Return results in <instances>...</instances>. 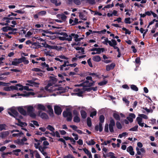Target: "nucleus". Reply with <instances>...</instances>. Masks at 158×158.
I'll return each mask as SVG.
<instances>
[{"instance_id":"f257e3e1","label":"nucleus","mask_w":158,"mask_h":158,"mask_svg":"<svg viewBox=\"0 0 158 158\" xmlns=\"http://www.w3.org/2000/svg\"><path fill=\"white\" fill-rule=\"evenodd\" d=\"M8 113L11 116L13 117L15 119L18 120L19 123H15L16 124L21 126L23 127L26 126L27 124L26 123L22 122L20 121L19 118H22V117L19 115L16 110L15 107H12L8 109ZM22 129L26 131H27V130L25 128H22Z\"/></svg>"},{"instance_id":"f03ea898","label":"nucleus","mask_w":158,"mask_h":158,"mask_svg":"<svg viewBox=\"0 0 158 158\" xmlns=\"http://www.w3.org/2000/svg\"><path fill=\"white\" fill-rule=\"evenodd\" d=\"M92 77L90 76L86 77V80L84 82L81 86H82L80 88H77L74 89V91L76 92H78L76 94L77 96H81L82 94L85 90V89L84 87H90L92 86L94 82L92 80ZM77 86H81L80 85H77Z\"/></svg>"},{"instance_id":"7ed1b4c3","label":"nucleus","mask_w":158,"mask_h":158,"mask_svg":"<svg viewBox=\"0 0 158 158\" xmlns=\"http://www.w3.org/2000/svg\"><path fill=\"white\" fill-rule=\"evenodd\" d=\"M53 85L51 83H48V85L45 87V89L47 91L49 92H52L56 91H59L57 93L58 94H60L61 92L60 90L62 89V87L58 85L52 86Z\"/></svg>"},{"instance_id":"20e7f679","label":"nucleus","mask_w":158,"mask_h":158,"mask_svg":"<svg viewBox=\"0 0 158 158\" xmlns=\"http://www.w3.org/2000/svg\"><path fill=\"white\" fill-rule=\"evenodd\" d=\"M24 108L27 110V114H28L29 116L32 118L36 117V114L35 113V109L32 106L27 105L24 106Z\"/></svg>"},{"instance_id":"39448f33","label":"nucleus","mask_w":158,"mask_h":158,"mask_svg":"<svg viewBox=\"0 0 158 158\" xmlns=\"http://www.w3.org/2000/svg\"><path fill=\"white\" fill-rule=\"evenodd\" d=\"M69 59V58L63 54H61L56 56L54 58V59L56 60L59 61L61 63L64 62L66 64H69V62L68 60Z\"/></svg>"},{"instance_id":"423d86ee","label":"nucleus","mask_w":158,"mask_h":158,"mask_svg":"<svg viewBox=\"0 0 158 158\" xmlns=\"http://www.w3.org/2000/svg\"><path fill=\"white\" fill-rule=\"evenodd\" d=\"M62 36H59V39L62 40H67L69 41L72 40V38L70 36V35H68L66 33L61 32L59 33Z\"/></svg>"},{"instance_id":"0eeeda50","label":"nucleus","mask_w":158,"mask_h":158,"mask_svg":"<svg viewBox=\"0 0 158 158\" xmlns=\"http://www.w3.org/2000/svg\"><path fill=\"white\" fill-rule=\"evenodd\" d=\"M63 116L66 118L67 120L68 121H71L72 118L71 113L69 110H67L63 112Z\"/></svg>"},{"instance_id":"6e6552de","label":"nucleus","mask_w":158,"mask_h":158,"mask_svg":"<svg viewBox=\"0 0 158 158\" xmlns=\"http://www.w3.org/2000/svg\"><path fill=\"white\" fill-rule=\"evenodd\" d=\"M11 133L14 132H17V133H14L12 135V137H20L23 135V133L21 131H19L18 130H14L11 131Z\"/></svg>"},{"instance_id":"1a4fd4ad","label":"nucleus","mask_w":158,"mask_h":158,"mask_svg":"<svg viewBox=\"0 0 158 158\" xmlns=\"http://www.w3.org/2000/svg\"><path fill=\"white\" fill-rule=\"evenodd\" d=\"M39 32L43 36H45L48 37L49 34L50 35L52 34V32L50 31H48V30H39Z\"/></svg>"},{"instance_id":"9d476101","label":"nucleus","mask_w":158,"mask_h":158,"mask_svg":"<svg viewBox=\"0 0 158 158\" xmlns=\"http://www.w3.org/2000/svg\"><path fill=\"white\" fill-rule=\"evenodd\" d=\"M16 86L18 87V90L22 91L24 89L27 91L32 90V89H30L28 86H23L20 84H16Z\"/></svg>"},{"instance_id":"9b49d317","label":"nucleus","mask_w":158,"mask_h":158,"mask_svg":"<svg viewBox=\"0 0 158 158\" xmlns=\"http://www.w3.org/2000/svg\"><path fill=\"white\" fill-rule=\"evenodd\" d=\"M3 90L6 91H10L14 90H18V87L16 85V86L11 85L9 87H4Z\"/></svg>"},{"instance_id":"f8f14e48","label":"nucleus","mask_w":158,"mask_h":158,"mask_svg":"<svg viewBox=\"0 0 158 158\" xmlns=\"http://www.w3.org/2000/svg\"><path fill=\"white\" fill-rule=\"evenodd\" d=\"M31 95H34V93L32 92H29L27 93V94H20L19 93H18L16 94H15L13 95H12L11 97H16L17 96H29Z\"/></svg>"},{"instance_id":"ddd939ff","label":"nucleus","mask_w":158,"mask_h":158,"mask_svg":"<svg viewBox=\"0 0 158 158\" xmlns=\"http://www.w3.org/2000/svg\"><path fill=\"white\" fill-rule=\"evenodd\" d=\"M70 36L73 38V37L74 40L76 42H78L80 41L81 40L83 39V37L79 38V35L77 34H75L74 33H72L70 35Z\"/></svg>"},{"instance_id":"4468645a","label":"nucleus","mask_w":158,"mask_h":158,"mask_svg":"<svg viewBox=\"0 0 158 158\" xmlns=\"http://www.w3.org/2000/svg\"><path fill=\"white\" fill-rule=\"evenodd\" d=\"M115 125V122L114 120L111 119L110 121V123L109 124V129L111 132H113L114 131L113 127Z\"/></svg>"},{"instance_id":"2eb2a0df","label":"nucleus","mask_w":158,"mask_h":158,"mask_svg":"<svg viewBox=\"0 0 158 158\" xmlns=\"http://www.w3.org/2000/svg\"><path fill=\"white\" fill-rule=\"evenodd\" d=\"M24 109V106H19L18 107V111L22 114L25 115L27 114V113Z\"/></svg>"},{"instance_id":"dca6fc26","label":"nucleus","mask_w":158,"mask_h":158,"mask_svg":"<svg viewBox=\"0 0 158 158\" xmlns=\"http://www.w3.org/2000/svg\"><path fill=\"white\" fill-rule=\"evenodd\" d=\"M37 107V109L39 111L40 110L45 111L46 110L45 107L43 104H38L35 106Z\"/></svg>"},{"instance_id":"f3484780","label":"nucleus","mask_w":158,"mask_h":158,"mask_svg":"<svg viewBox=\"0 0 158 158\" xmlns=\"http://www.w3.org/2000/svg\"><path fill=\"white\" fill-rule=\"evenodd\" d=\"M135 118V115L133 113H130L129 114L128 117H127V119L131 123L133 121V119Z\"/></svg>"},{"instance_id":"a211bd4d","label":"nucleus","mask_w":158,"mask_h":158,"mask_svg":"<svg viewBox=\"0 0 158 158\" xmlns=\"http://www.w3.org/2000/svg\"><path fill=\"white\" fill-rule=\"evenodd\" d=\"M38 115L44 119H47L48 118V116L46 113L44 112H41V111H38Z\"/></svg>"},{"instance_id":"6ab92c4d","label":"nucleus","mask_w":158,"mask_h":158,"mask_svg":"<svg viewBox=\"0 0 158 158\" xmlns=\"http://www.w3.org/2000/svg\"><path fill=\"white\" fill-rule=\"evenodd\" d=\"M27 82H28V83L26 85H28L29 86L38 87L39 85V83L34 82L32 81H27Z\"/></svg>"},{"instance_id":"aec40b11","label":"nucleus","mask_w":158,"mask_h":158,"mask_svg":"<svg viewBox=\"0 0 158 158\" xmlns=\"http://www.w3.org/2000/svg\"><path fill=\"white\" fill-rule=\"evenodd\" d=\"M54 110L55 113L58 115L60 114L62 112L61 109L58 106H55L54 107Z\"/></svg>"},{"instance_id":"412c9836","label":"nucleus","mask_w":158,"mask_h":158,"mask_svg":"<svg viewBox=\"0 0 158 158\" xmlns=\"http://www.w3.org/2000/svg\"><path fill=\"white\" fill-rule=\"evenodd\" d=\"M136 120L139 125L142 127L144 126V123L142 122V119L139 117H137L136 118Z\"/></svg>"},{"instance_id":"4be33fe9","label":"nucleus","mask_w":158,"mask_h":158,"mask_svg":"<svg viewBox=\"0 0 158 158\" xmlns=\"http://www.w3.org/2000/svg\"><path fill=\"white\" fill-rule=\"evenodd\" d=\"M127 151L129 152L130 154L131 155H134L135 152L133 151V149L132 146H130L128 147L127 149Z\"/></svg>"},{"instance_id":"5701e85b","label":"nucleus","mask_w":158,"mask_h":158,"mask_svg":"<svg viewBox=\"0 0 158 158\" xmlns=\"http://www.w3.org/2000/svg\"><path fill=\"white\" fill-rule=\"evenodd\" d=\"M76 49L78 51L77 52L80 54H84V48L77 47L76 48Z\"/></svg>"},{"instance_id":"b1692460","label":"nucleus","mask_w":158,"mask_h":158,"mask_svg":"<svg viewBox=\"0 0 158 158\" xmlns=\"http://www.w3.org/2000/svg\"><path fill=\"white\" fill-rule=\"evenodd\" d=\"M115 65L114 63H112L110 65H107L106 66V69L107 71H109L111 69H112L114 68Z\"/></svg>"},{"instance_id":"393cba45","label":"nucleus","mask_w":158,"mask_h":158,"mask_svg":"<svg viewBox=\"0 0 158 158\" xmlns=\"http://www.w3.org/2000/svg\"><path fill=\"white\" fill-rule=\"evenodd\" d=\"M47 108L49 110V114L50 116H52L53 115V111L52 106L51 105H48L47 106Z\"/></svg>"},{"instance_id":"a878e982","label":"nucleus","mask_w":158,"mask_h":158,"mask_svg":"<svg viewBox=\"0 0 158 158\" xmlns=\"http://www.w3.org/2000/svg\"><path fill=\"white\" fill-rule=\"evenodd\" d=\"M20 62L19 59H15L14 61L12 62L11 64L13 65L17 66L20 63Z\"/></svg>"},{"instance_id":"bb28decb","label":"nucleus","mask_w":158,"mask_h":158,"mask_svg":"<svg viewBox=\"0 0 158 158\" xmlns=\"http://www.w3.org/2000/svg\"><path fill=\"white\" fill-rule=\"evenodd\" d=\"M109 44L110 46L112 47L114 46V45H116L117 42L115 40L112 39L110 41Z\"/></svg>"},{"instance_id":"cd10ccee","label":"nucleus","mask_w":158,"mask_h":158,"mask_svg":"<svg viewBox=\"0 0 158 158\" xmlns=\"http://www.w3.org/2000/svg\"><path fill=\"white\" fill-rule=\"evenodd\" d=\"M36 143H34V146L36 149H39L40 147V144H41L40 142L38 141L36 139H35Z\"/></svg>"},{"instance_id":"c85d7f7f","label":"nucleus","mask_w":158,"mask_h":158,"mask_svg":"<svg viewBox=\"0 0 158 158\" xmlns=\"http://www.w3.org/2000/svg\"><path fill=\"white\" fill-rule=\"evenodd\" d=\"M79 16L80 18L82 20H87L86 18L85 17L84 14L82 12H79Z\"/></svg>"},{"instance_id":"c756f323","label":"nucleus","mask_w":158,"mask_h":158,"mask_svg":"<svg viewBox=\"0 0 158 158\" xmlns=\"http://www.w3.org/2000/svg\"><path fill=\"white\" fill-rule=\"evenodd\" d=\"M92 59L95 61L99 62L101 60V58L99 56H95L93 57Z\"/></svg>"},{"instance_id":"7c9ffc66","label":"nucleus","mask_w":158,"mask_h":158,"mask_svg":"<svg viewBox=\"0 0 158 158\" xmlns=\"http://www.w3.org/2000/svg\"><path fill=\"white\" fill-rule=\"evenodd\" d=\"M9 133V131H5L0 133V134H2V138H3L8 136Z\"/></svg>"},{"instance_id":"2f4dec72","label":"nucleus","mask_w":158,"mask_h":158,"mask_svg":"<svg viewBox=\"0 0 158 158\" xmlns=\"http://www.w3.org/2000/svg\"><path fill=\"white\" fill-rule=\"evenodd\" d=\"M11 29H12V28L9 26L4 27L2 28V30L4 32H6L8 31H10Z\"/></svg>"},{"instance_id":"473e14b6","label":"nucleus","mask_w":158,"mask_h":158,"mask_svg":"<svg viewBox=\"0 0 158 158\" xmlns=\"http://www.w3.org/2000/svg\"><path fill=\"white\" fill-rule=\"evenodd\" d=\"M57 81L56 79L54 77H51L50 81L49 83H51L52 85L54 84Z\"/></svg>"},{"instance_id":"72a5a7b5","label":"nucleus","mask_w":158,"mask_h":158,"mask_svg":"<svg viewBox=\"0 0 158 158\" xmlns=\"http://www.w3.org/2000/svg\"><path fill=\"white\" fill-rule=\"evenodd\" d=\"M81 116L82 118H85L87 117V114L86 112L83 110H81Z\"/></svg>"},{"instance_id":"f704fd0d","label":"nucleus","mask_w":158,"mask_h":158,"mask_svg":"<svg viewBox=\"0 0 158 158\" xmlns=\"http://www.w3.org/2000/svg\"><path fill=\"white\" fill-rule=\"evenodd\" d=\"M6 125L4 124H0V131L3 130H6Z\"/></svg>"},{"instance_id":"c9c22d12","label":"nucleus","mask_w":158,"mask_h":158,"mask_svg":"<svg viewBox=\"0 0 158 158\" xmlns=\"http://www.w3.org/2000/svg\"><path fill=\"white\" fill-rule=\"evenodd\" d=\"M73 121L75 123H79L80 121V118L78 116H75L74 117Z\"/></svg>"},{"instance_id":"e433bc0d","label":"nucleus","mask_w":158,"mask_h":158,"mask_svg":"<svg viewBox=\"0 0 158 158\" xmlns=\"http://www.w3.org/2000/svg\"><path fill=\"white\" fill-rule=\"evenodd\" d=\"M95 50H96V51L97 54H100L101 52H103L104 49L103 48H98L95 49Z\"/></svg>"},{"instance_id":"4c0bfd02","label":"nucleus","mask_w":158,"mask_h":158,"mask_svg":"<svg viewBox=\"0 0 158 158\" xmlns=\"http://www.w3.org/2000/svg\"><path fill=\"white\" fill-rule=\"evenodd\" d=\"M47 128L52 132H53L55 130V128L50 125H48L47 127Z\"/></svg>"},{"instance_id":"58836bf2","label":"nucleus","mask_w":158,"mask_h":158,"mask_svg":"<svg viewBox=\"0 0 158 158\" xmlns=\"http://www.w3.org/2000/svg\"><path fill=\"white\" fill-rule=\"evenodd\" d=\"M113 117L116 120H120L119 116L117 113H114Z\"/></svg>"},{"instance_id":"ea45409f","label":"nucleus","mask_w":158,"mask_h":158,"mask_svg":"<svg viewBox=\"0 0 158 158\" xmlns=\"http://www.w3.org/2000/svg\"><path fill=\"white\" fill-rule=\"evenodd\" d=\"M86 143L88 145H90L94 144L95 143L93 139H91L88 142H86Z\"/></svg>"},{"instance_id":"a19ab883","label":"nucleus","mask_w":158,"mask_h":158,"mask_svg":"<svg viewBox=\"0 0 158 158\" xmlns=\"http://www.w3.org/2000/svg\"><path fill=\"white\" fill-rule=\"evenodd\" d=\"M21 152V150L20 149H17L13 150L12 151V152L14 154L17 156L19 155L18 153L19 152Z\"/></svg>"},{"instance_id":"79ce46f5","label":"nucleus","mask_w":158,"mask_h":158,"mask_svg":"<svg viewBox=\"0 0 158 158\" xmlns=\"http://www.w3.org/2000/svg\"><path fill=\"white\" fill-rule=\"evenodd\" d=\"M62 67V65H60V66L59 68L60 69V71H67L69 69V68L68 67Z\"/></svg>"},{"instance_id":"37998d69","label":"nucleus","mask_w":158,"mask_h":158,"mask_svg":"<svg viewBox=\"0 0 158 158\" xmlns=\"http://www.w3.org/2000/svg\"><path fill=\"white\" fill-rule=\"evenodd\" d=\"M64 158H75L71 154H68L67 155H64Z\"/></svg>"},{"instance_id":"c03bdc74","label":"nucleus","mask_w":158,"mask_h":158,"mask_svg":"<svg viewBox=\"0 0 158 158\" xmlns=\"http://www.w3.org/2000/svg\"><path fill=\"white\" fill-rule=\"evenodd\" d=\"M46 12L45 10L42 11L38 13V15L40 16H42L46 15Z\"/></svg>"},{"instance_id":"a18cd8bd","label":"nucleus","mask_w":158,"mask_h":158,"mask_svg":"<svg viewBox=\"0 0 158 158\" xmlns=\"http://www.w3.org/2000/svg\"><path fill=\"white\" fill-rule=\"evenodd\" d=\"M131 88L132 89L135 91H137L138 90V88L135 85H131Z\"/></svg>"},{"instance_id":"49530a36","label":"nucleus","mask_w":158,"mask_h":158,"mask_svg":"<svg viewBox=\"0 0 158 158\" xmlns=\"http://www.w3.org/2000/svg\"><path fill=\"white\" fill-rule=\"evenodd\" d=\"M87 124L88 126L90 127L91 126V119L90 118H87Z\"/></svg>"},{"instance_id":"de8ad7c7","label":"nucleus","mask_w":158,"mask_h":158,"mask_svg":"<svg viewBox=\"0 0 158 158\" xmlns=\"http://www.w3.org/2000/svg\"><path fill=\"white\" fill-rule=\"evenodd\" d=\"M128 134L127 132H123L122 134H119L118 135V137L121 138L123 137H124L126 135H127Z\"/></svg>"},{"instance_id":"09e8293b","label":"nucleus","mask_w":158,"mask_h":158,"mask_svg":"<svg viewBox=\"0 0 158 158\" xmlns=\"http://www.w3.org/2000/svg\"><path fill=\"white\" fill-rule=\"evenodd\" d=\"M34 152H35V156L36 158H41L40 157V156L37 151L35 150L34 151Z\"/></svg>"},{"instance_id":"8fccbe9b","label":"nucleus","mask_w":158,"mask_h":158,"mask_svg":"<svg viewBox=\"0 0 158 158\" xmlns=\"http://www.w3.org/2000/svg\"><path fill=\"white\" fill-rule=\"evenodd\" d=\"M138 128V126L137 125H136L130 129H129V131H135L137 130Z\"/></svg>"},{"instance_id":"3c124183","label":"nucleus","mask_w":158,"mask_h":158,"mask_svg":"<svg viewBox=\"0 0 158 158\" xmlns=\"http://www.w3.org/2000/svg\"><path fill=\"white\" fill-rule=\"evenodd\" d=\"M104 117L103 115H101L99 117L100 123H102L104 122Z\"/></svg>"},{"instance_id":"603ef678","label":"nucleus","mask_w":158,"mask_h":158,"mask_svg":"<svg viewBox=\"0 0 158 158\" xmlns=\"http://www.w3.org/2000/svg\"><path fill=\"white\" fill-rule=\"evenodd\" d=\"M59 141H61L63 142V143H64V147L65 148L66 147L67 144L65 142V141L62 138H60L58 139Z\"/></svg>"},{"instance_id":"864d4df0","label":"nucleus","mask_w":158,"mask_h":158,"mask_svg":"<svg viewBox=\"0 0 158 158\" xmlns=\"http://www.w3.org/2000/svg\"><path fill=\"white\" fill-rule=\"evenodd\" d=\"M111 142V140L104 141L103 143H101L102 145H106L107 144L110 143Z\"/></svg>"},{"instance_id":"5fc2aeb1","label":"nucleus","mask_w":158,"mask_h":158,"mask_svg":"<svg viewBox=\"0 0 158 158\" xmlns=\"http://www.w3.org/2000/svg\"><path fill=\"white\" fill-rule=\"evenodd\" d=\"M139 116L140 117H140V118H144L145 119H147L148 118V117L145 115L144 114H139Z\"/></svg>"},{"instance_id":"6e6d98bb","label":"nucleus","mask_w":158,"mask_h":158,"mask_svg":"<svg viewBox=\"0 0 158 158\" xmlns=\"http://www.w3.org/2000/svg\"><path fill=\"white\" fill-rule=\"evenodd\" d=\"M130 19H131L130 18H126L125 19V21H124L126 23L130 24L131 23Z\"/></svg>"},{"instance_id":"4d7b16f0","label":"nucleus","mask_w":158,"mask_h":158,"mask_svg":"<svg viewBox=\"0 0 158 158\" xmlns=\"http://www.w3.org/2000/svg\"><path fill=\"white\" fill-rule=\"evenodd\" d=\"M123 100L127 105H128L129 103V101L126 98H123Z\"/></svg>"},{"instance_id":"13d9d810","label":"nucleus","mask_w":158,"mask_h":158,"mask_svg":"<svg viewBox=\"0 0 158 158\" xmlns=\"http://www.w3.org/2000/svg\"><path fill=\"white\" fill-rule=\"evenodd\" d=\"M116 126L118 128L121 129L122 128V126L120 123L119 122H117L116 123Z\"/></svg>"},{"instance_id":"bf43d9fd","label":"nucleus","mask_w":158,"mask_h":158,"mask_svg":"<svg viewBox=\"0 0 158 158\" xmlns=\"http://www.w3.org/2000/svg\"><path fill=\"white\" fill-rule=\"evenodd\" d=\"M107 83V81H103L99 82L98 83V84L102 86L106 84Z\"/></svg>"},{"instance_id":"052dcab7","label":"nucleus","mask_w":158,"mask_h":158,"mask_svg":"<svg viewBox=\"0 0 158 158\" xmlns=\"http://www.w3.org/2000/svg\"><path fill=\"white\" fill-rule=\"evenodd\" d=\"M83 150L85 153L87 155V156L89 155V153H91L86 148H84L83 149Z\"/></svg>"},{"instance_id":"680f3d73","label":"nucleus","mask_w":158,"mask_h":158,"mask_svg":"<svg viewBox=\"0 0 158 158\" xmlns=\"http://www.w3.org/2000/svg\"><path fill=\"white\" fill-rule=\"evenodd\" d=\"M95 0H87V2L91 4H94L96 3Z\"/></svg>"},{"instance_id":"e2e57ef3","label":"nucleus","mask_w":158,"mask_h":158,"mask_svg":"<svg viewBox=\"0 0 158 158\" xmlns=\"http://www.w3.org/2000/svg\"><path fill=\"white\" fill-rule=\"evenodd\" d=\"M41 65L44 68H47V67H48V66L49 65L48 64H46L45 62L42 63Z\"/></svg>"},{"instance_id":"0e129e2a","label":"nucleus","mask_w":158,"mask_h":158,"mask_svg":"<svg viewBox=\"0 0 158 158\" xmlns=\"http://www.w3.org/2000/svg\"><path fill=\"white\" fill-rule=\"evenodd\" d=\"M56 38V37L55 35H49L48 37L47 38H46L48 40H53Z\"/></svg>"},{"instance_id":"69168bd1","label":"nucleus","mask_w":158,"mask_h":158,"mask_svg":"<svg viewBox=\"0 0 158 158\" xmlns=\"http://www.w3.org/2000/svg\"><path fill=\"white\" fill-rule=\"evenodd\" d=\"M110 40H109L107 38H106L104 39V41L103 42V43L104 44L107 45V43L109 44V42Z\"/></svg>"},{"instance_id":"338daca9","label":"nucleus","mask_w":158,"mask_h":158,"mask_svg":"<svg viewBox=\"0 0 158 158\" xmlns=\"http://www.w3.org/2000/svg\"><path fill=\"white\" fill-rule=\"evenodd\" d=\"M32 71L37 72H40L41 70L40 69L38 68H34L32 69Z\"/></svg>"},{"instance_id":"774afa93","label":"nucleus","mask_w":158,"mask_h":158,"mask_svg":"<svg viewBox=\"0 0 158 158\" xmlns=\"http://www.w3.org/2000/svg\"><path fill=\"white\" fill-rule=\"evenodd\" d=\"M74 2L76 5H79L81 4V2L80 0H73Z\"/></svg>"}]
</instances>
